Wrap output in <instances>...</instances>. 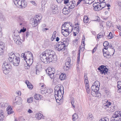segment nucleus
<instances>
[{
	"instance_id": "nucleus-1",
	"label": "nucleus",
	"mask_w": 121,
	"mask_h": 121,
	"mask_svg": "<svg viewBox=\"0 0 121 121\" xmlns=\"http://www.w3.org/2000/svg\"><path fill=\"white\" fill-rule=\"evenodd\" d=\"M9 57L8 60L11 62L14 65L18 66L19 63L20 61L19 54L18 53L14 54L12 52L9 54Z\"/></svg>"
},
{
	"instance_id": "nucleus-2",
	"label": "nucleus",
	"mask_w": 121,
	"mask_h": 121,
	"mask_svg": "<svg viewBox=\"0 0 121 121\" xmlns=\"http://www.w3.org/2000/svg\"><path fill=\"white\" fill-rule=\"evenodd\" d=\"M64 89L63 87L61 85H58L55 87L54 92L55 98L57 97L59 98H62L64 93Z\"/></svg>"
},
{
	"instance_id": "nucleus-3",
	"label": "nucleus",
	"mask_w": 121,
	"mask_h": 121,
	"mask_svg": "<svg viewBox=\"0 0 121 121\" xmlns=\"http://www.w3.org/2000/svg\"><path fill=\"white\" fill-rule=\"evenodd\" d=\"M68 39H63L62 41L58 43L55 45V48H57V50L59 51H62L63 49L64 50L66 48L65 44H66L67 41Z\"/></svg>"
},
{
	"instance_id": "nucleus-4",
	"label": "nucleus",
	"mask_w": 121,
	"mask_h": 121,
	"mask_svg": "<svg viewBox=\"0 0 121 121\" xmlns=\"http://www.w3.org/2000/svg\"><path fill=\"white\" fill-rule=\"evenodd\" d=\"M47 53L46 55L48 56V62L49 63L52 61H55L57 60L56 56L55 53L53 51L51 50H47Z\"/></svg>"
},
{
	"instance_id": "nucleus-5",
	"label": "nucleus",
	"mask_w": 121,
	"mask_h": 121,
	"mask_svg": "<svg viewBox=\"0 0 121 121\" xmlns=\"http://www.w3.org/2000/svg\"><path fill=\"white\" fill-rule=\"evenodd\" d=\"M76 4L75 1H71L69 2V3L67 5L68 9L67 8H64L62 10V13L65 15L68 14H69V11H71L74 7Z\"/></svg>"
},
{
	"instance_id": "nucleus-6",
	"label": "nucleus",
	"mask_w": 121,
	"mask_h": 121,
	"mask_svg": "<svg viewBox=\"0 0 121 121\" xmlns=\"http://www.w3.org/2000/svg\"><path fill=\"white\" fill-rule=\"evenodd\" d=\"M14 4L20 8H24L26 6L27 3L24 0H13Z\"/></svg>"
},
{
	"instance_id": "nucleus-7",
	"label": "nucleus",
	"mask_w": 121,
	"mask_h": 121,
	"mask_svg": "<svg viewBox=\"0 0 121 121\" xmlns=\"http://www.w3.org/2000/svg\"><path fill=\"white\" fill-rule=\"evenodd\" d=\"M2 69L5 74H8L12 69L11 65L6 62H5L3 64Z\"/></svg>"
},
{
	"instance_id": "nucleus-8",
	"label": "nucleus",
	"mask_w": 121,
	"mask_h": 121,
	"mask_svg": "<svg viewBox=\"0 0 121 121\" xmlns=\"http://www.w3.org/2000/svg\"><path fill=\"white\" fill-rule=\"evenodd\" d=\"M28 54H30L29 58L28 59V60H26L25 61L27 63V64L26 65V66L25 65L26 69H28L30 68V66L31 65L33 62V57L32 54L31 52L29 51H28Z\"/></svg>"
},
{
	"instance_id": "nucleus-9",
	"label": "nucleus",
	"mask_w": 121,
	"mask_h": 121,
	"mask_svg": "<svg viewBox=\"0 0 121 121\" xmlns=\"http://www.w3.org/2000/svg\"><path fill=\"white\" fill-rule=\"evenodd\" d=\"M46 53H47V50L43 52L40 55L41 60L45 64L49 63L48 62V56L46 55Z\"/></svg>"
},
{
	"instance_id": "nucleus-10",
	"label": "nucleus",
	"mask_w": 121,
	"mask_h": 121,
	"mask_svg": "<svg viewBox=\"0 0 121 121\" xmlns=\"http://www.w3.org/2000/svg\"><path fill=\"white\" fill-rule=\"evenodd\" d=\"M99 89V88L97 86L94 85L92 86L91 88V94H94L96 95V96L97 97H99V96L100 95V94L98 93V90Z\"/></svg>"
},
{
	"instance_id": "nucleus-11",
	"label": "nucleus",
	"mask_w": 121,
	"mask_h": 121,
	"mask_svg": "<svg viewBox=\"0 0 121 121\" xmlns=\"http://www.w3.org/2000/svg\"><path fill=\"white\" fill-rule=\"evenodd\" d=\"M71 59L69 57H68L66 59L65 63V65L63 67L65 71L68 70L70 65Z\"/></svg>"
},
{
	"instance_id": "nucleus-12",
	"label": "nucleus",
	"mask_w": 121,
	"mask_h": 121,
	"mask_svg": "<svg viewBox=\"0 0 121 121\" xmlns=\"http://www.w3.org/2000/svg\"><path fill=\"white\" fill-rule=\"evenodd\" d=\"M84 78H85L84 80V83L86 91L87 93H89L90 92V89L89 86V81L88 80V78L85 75Z\"/></svg>"
},
{
	"instance_id": "nucleus-13",
	"label": "nucleus",
	"mask_w": 121,
	"mask_h": 121,
	"mask_svg": "<svg viewBox=\"0 0 121 121\" xmlns=\"http://www.w3.org/2000/svg\"><path fill=\"white\" fill-rule=\"evenodd\" d=\"M14 18L17 21L20 26H22L25 23V22L24 19L21 16H14Z\"/></svg>"
},
{
	"instance_id": "nucleus-14",
	"label": "nucleus",
	"mask_w": 121,
	"mask_h": 121,
	"mask_svg": "<svg viewBox=\"0 0 121 121\" xmlns=\"http://www.w3.org/2000/svg\"><path fill=\"white\" fill-rule=\"evenodd\" d=\"M39 17V16L37 15L33 19V22H32V24L33 27H35L38 25L40 21Z\"/></svg>"
},
{
	"instance_id": "nucleus-15",
	"label": "nucleus",
	"mask_w": 121,
	"mask_h": 121,
	"mask_svg": "<svg viewBox=\"0 0 121 121\" xmlns=\"http://www.w3.org/2000/svg\"><path fill=\"white\" fill-rule=\"evenodd\" d=\"M83 36H82V40L81 42V46H80L79 47V50L78 51V57L77 58V63L78 64L79 61L80 60V50L82 49V48H83V44L82 45V44H83V41H82V40H83Z\"/></svg>"
},
{
	"instance_id": "nucleus-16",
	"label": "nucleus",
	"mask_w": 121,
	"mask_h": 121,
	"mask_svg": "<svg viewBox=\"0 0 121 121\" xmlns=\"http://www.w3.org/2000/svg\"><path fill=\"white\" fill-rule=\"evenodd\" d=\"M35 73L36 74H37V73H38L39 72L41 71L42 69V66L41 64H38L35 67Z\"/></svg>"
},
{
	"instance_id": "nucleus-17",
	"label": "nucleus",
	"mask_w": 121,
	"mask_h": 121,
	"mask_svg": "<svg viewBox=\"0 0 121 121\" xmlns=\"http://www.w3.org/2000/svg\"><path fill=\"white\" fill-rule=\"evenodd\" d=\"M120 116H121V112L119 111H116L113 115V117L116 119Z\"/></svg>"
},
{
	"instance_id": "nucleus-18",
	"label": "nucleus",
	"mask_w": 121,
	"mask_h": 121,
	"mask_svg": "<svg viewBox=\"0 0 121 121\" xmlns=\"http://www.w3.org/2000/svg\"><path fill=\"white\" fill-rule=\"evenodd\" d=\"M106 104H105L104 106H103L104 108L107 111L108 110V109L111 106V103L108 102L107 101L106 102Z\"/></svg>"
},
{
	"instance_id": "nucleus-19",
	"label": "nucleus",
	"mask_w": 121,
	"mask_h": 121,
	"mask_svg": "<svg viewBox=\"0 0 121 121\" xmlns=\"http://www.w3.org/2000/svg\"><path fill=\"white\" fill-rule=\"evenodd\" d=\"M4 44L0 42V55L3 54V49H4Z\"/></svg>"
},
{
	"instance_id": "nucleus-20",
	"label": "nucleus",
	"mask_w": 121,
	"mask_h": 121,
	"mask_svg": "<svg viewBox=\"0 0 121 121\" xmlns=\"http://www.w3.org/2000/svg\"><path fill=\"white\" fill-rule=\"evenodd\" d=\"M64 26V27H69L68 26H69L70 27L72 30H73L72 26H71L72 23L70 22H66L64 23V24L63 25Z\"/></svg>"
},
{
	"instance_id": "nucleus-21",
	"label": "nucleus",
	"mask_w": 121,
	"mask_h": 121,
	"mask_svg": "<svg viewBox=\"0 0 121 121\" xmlns=\"http://www.w3.org/2000/svg\"><path fill=\"white\" fill-rule=\"evenodd\" d=\"M36 118L38 120L43 119L44 118V117L43 114L40 113H38L37 114Z\"/></svg>"
},
{
	"instance_id": "nucleus-22",
	"label": "nucleus",
	"mask_w": 121,
	"mask_h": 121,
	"mask_svg": "<svg viewBox=\"0 0 121 121\" xmlns=\"http://www.w3.org/2000/svg\"><path fill=\"white\" fill-rule=\"evenodd\" d=\"M63 26H64V25H62L61 27L62 30L63 31H64V32H68L69 33H71L72 30L69 29V27H67L66 29L65 28V29H63Z\"/></svg>"
},
{
	"instance_id": "nucleus-23",
	"label": "nucleus",
	"mask_w": 121,
	"mask_h": 121,
	"mask_svg": "<svg viewBox=\"0 0 121 121\" xmlns=\"http://www.w3.org/2000/svg\"><path fill=\"white\" fill-rule=\"evenodd\" d=\"M105 35V33L104 31H102L99 33L97 36V38L99 39L102 37H104Z\"/></svg>"
},
{
	"instance_id": "nucleus-24",
	"label": "nucleus",
	"mask_w": 121,
	"mask_h": 121,
	"mask_svg": "<svg viewBox=\"0 0 121 121\" xmlns=\"http://www.w3.org/2000/svg\"><path fill=\"white\" fill-rule=\"evenodd\" d=\"M22 99H20V100L19 99H15L14 100H13V103H16V104H20L22 103Z\"/></svg>"
},
{
	"instance_id": "nucleus-25",
	"label": "nucleus",
	"mask_w": 121,
	"mask_h": 121,
	"mask_svg": "<svg viewBox=\"0 0 121 121\" xmlns=\"http://www.w3.org/2000/svg\"><path fill=\"white\" fill-rule=\"evenodd\" d=\"M8 106V104L7 103L1 102L0 104V106L3 108H4Z\"/></svg>"
},
{
	"instance_id": "nucleus-26",
	"label": "nucleus",
	"mask_w": 121,
	"mask_h": 121,
	"mask_svg": "<svg viewBox=\"0 0 121 121\" xmlns=\"http://www.w3.org/2000/svg\"><path fill=\"white\" fill-rule=\"evenodd\" d=\"M26 53H22L21 55V56L22 57H23L24 59V60L25 61L27 59V58L26 57H28L29 56V55L30 56V54H28V52L27 53V54L26 55Z\"/></svg>"
},
{
	"instance_id": "nucleus-27",
	"label": "nucleus",
	"mask_w": 121,
	"mask_h": 121,
	"mask_svg": "<svg viewBox=\"0 0 121 121\" xmlns=\"http://www.w3.org/2000/svg\"><path fill=\"white\" fill-rule=\"evenodd\" d=\"M108 69L106 67H105L104 69L100 70V73L102 74H104V75L107 74L108 72Z\"/></svg>"
},
{
	"instance_id": "nucleus-28",
	"label": "nucleus",
	"mask_w": 121,
	"mask_h": 121,
	"mask_svg": "<svg viewBox=\"0 0 121 121\" xmlns=\"http://www.w3.org/2000/svg\"><path fill=\"white\" fill-rule=\"evenodd\" d=\"M95 0H84V3L90 4L94 2Z\"/></svg>"
},
{
	"instance_id": "nucleus-29",
	"label": "nucleus",
	"mask_w": 121,
	"mask_h": 121,
	"mask_svg": "<svg viewBox=\"0 0 121 121\" xmlns=\"http://www.w3.org/2000/svg\"><path fill=\"white\" fill-rule=\"evenodd\" d=\"M42 88L40 89L41 93L43 95L46 94L47 92V90L46 88Z\"/></svg>"
},
{
	"instance_id": "nucleus-30",
	"label": "nucleus",
	"mask_w": 121,
	"mask_h": 121,
	"mask_svg": "<svg viewBox=\"0 0 121 121\" xmlns=\"http://www.w3.org/2000/svg\"><path fill=\"white\" fill-rule=\"evenodd\" d=\"M3 114V111L1 110L0 111V121H3V120L4 118V117Z\"/></svg>"
},
{
	"instance_id": "nucleus-31",
	"label": "nucleus",
	"mask_w": 121,
	"mask_h": 121,
	"mask_svg": "<svg viewBox=\"0 0 121 121\" xmlns=\"http://www.w3.org/2000/svg\"><path fill=\"white\" fill-rule=\"evenodd\" d=\"M65 73H62L59 76V78L61 80H64L65 79Z\"/></svg>"
},
{
	"instance_id": "nucleus-32",
	"label": "nucleus",
	"mask_w": 121,
	"mask_h": 121,
	"mask_svg": "<svg viewBox=\"0 0 121 121\" xmlns=\"http://www.w3.org/2000/svg\"><path fill=\"white\" fill-rule=\"evenodd\" d=\"M109 44L108 42L106 41L104 42L103 43V45L104 47V49L107 50L108 49V48L107 47H108V46Z\"/></svg>"
},
{
	"instance_id": "nucleus-33",
	"label": "nucleus",
	"mask_w": 121,
	"mask_h": 121,
	"mask_svg": "<svg viewBox=\"0 0 121 121\" xmlns=\"http://www.w3.org/2000/svg\"><path fill=\"white\" fill-rule=\"evenodd\" d=\"M72 120L73 121H75V120L78 118V116L76 113H74L72 116Z\"/></svg>"
},
{
	"instance_id": "nucleus-34",
	"label": "nucleus",
	"mask_w": 121,
	"mask_h": 121,
	"mask_svg": "<svg viewBox=\"0 0 121 121\" xmlns=\"http://www.w3.org/2000/svg\"><path fill=\"white\" fill-rule=\"evenodd\" d=\"M102 9V8H101V6L99 5H97V7H95V8H94V9L95 10L97 11L100 10Z\"/></svg>"
},
{
	"instance_id": "nucleus-35",
	"label": "nucleus",
	"mask_w": 121,
	"mask_h": 121,
	"mask_svg": "<svg viewBox=\"0 0 121 121\" xmlns=\"http://www.w3.org/2000/svg\"><path fill=\"white\" fill-rule=\"evenodd\" d=\"M89 21L88 18L87 16H86L84 17V22L85 23H87Z\"/></svg>"
},
{
	"instance_id": "nucleus-36",
	"label": "nucleus",
	"mask_w": 121,
	"mask_h": 121,
	"mask_svg": "<svg viewBox=\"0 0 121 121\" xmlns=\"http://www.w3.org/2000/svg\"><path fill=\"white\" fill-rule=\"evenodd\" d=\"M56 7L57 8V6L54 4H52L50 5V9L52 10L55 9Z\"/></svg>"
},
{
	"instance_id": "nucleus-37",
	"label": "nucleus",
	"mask_w": 121,
	"mask_h": 121,
	"mask_svg": "<svg viewBox=\"0 0 121 121\" xmlns=\"http://www.w3.org/2000/svg\"><path fill=\"white\" fill-rule=\"evenodd\" d=\"M43 97V96L42 95L38 94H35L34 95V98H41Z\"/></svg>"
},
{
	"instance_id": "nucleus-38",
	"label": "nucleus",
	"mask_w": 121,
	"mask_h": 121,
	"mask_svg": "<svg viewBox=\"0 0 121 121\" xmlns=\"http://www.w3.org/2000/svg\"><path fill=\"white\" fill-rule=\"evenodd\" d=\"M87 118L90 120H92L93 118V117L92 114L90 113H89Z\"/></svg>"
},
{
	"instance_id": "nucleus-39",
	"label": "nucleus",
	"mask_w": 121,
	"mask_h": 121,
	"mask_svg": "<svg viewBox=\"0 0 121 121\" xmlns=\"http://www.w3.org/2000/svg\"><path fill=\"white\" fill-rule=\"evenodd\" d=\"M99 4L100 6H101V7L102 9L104 8V7H106V4L105 2L100 3H99Z\"/></svg>"
},
{
	"instance_id": "nucleus-40",
	"label": "nucleus",
	"mask_w": 121,
	"mask_h": 121,
	"mask_svg": "<svg viewBox=\"0 0 121 121\" xmlns=\"http://www.w3.org/2000/svg\"><path fill=\"white\" fill-rule=\"evenodd\" d=\"M35 69L34 67L32 68L31 69L30 73L31 74H34L35 73Z\"/></svg>"
},
{
	"instance_id": "nucleus-41",
	"label": "nucleus",
	"mask_w": 121,
	"mask_h": 121,
	"mask_svg": "<svg viewBox=\"0 0 121 121\" xmlns=\"http://www.w3.org/2000/svg\"><path fill=\"white\" fill-rule=\"evenodd\" d=\"M108 46L109 47V49H111V51L113 52H114L115 49H114V47L111 44H110L109 45V44L108 46Z\"/></svg>"
},
{
	"instance_id": "nucleus-42",
	"label": "nucleus",
	"mask_w": 121,
	"mask_h": 121,
	"mask_svg": "<svg viewBox=\"0 0 121 121\" xmlns=\"http://www.w3.org/2000/svg\"><path fill=\"white\" fill-rule=\"evenodd\" d=\"M22 40L20 39V38L18 40H16V41L15 43L17 44H21L22 43Z\"/></svg>"
},
{
	"instance_id": "nucleus-43",
	"label": "nucleus",
	"mask_w": 121,
	"mask_h": 121,
	"mask_svg": "<svg viewBox=\"0 0 121 121\" xmlns=\"http://www.w3.org/2000/svg\"><path fill=\"white\" fill-rule=\"evenodd\" d=\"M109 119L106 117H104L102 118L99 121H109Z\"/></svg>"
},
{
	"instance_id": "nucleus-44",
	"label": "nucleus",
	"mask_w": 121,
	"mask_h": 121,
	"mask_svg": "<svg viewBox=\"0 0 121 121\" xmlns=\"http://www.w3.org/2000/svg\"><path fill=\"white\" fill-rule=\"evenodd\" d=\"M62 34L65 36H68L70 33H69L68 32H64L61 30Z\"/></svg>"
},
{
	"instance_id": "nucleus-45",
	"label": "nucleus",
	"mask_w": 121,
	"mask_h": 121,
	"mask_svg": "<svg viewBox=\"0 0 121 121\" xmlns=\"http://www.w3.org/2000/svg\"><path fill=\"white\" fill-rule=\"evenodd\" d=\"M58 8H56L52 10V11L54 14H56L58 12Z\"/></svg>"
},
{
	"instance_id": "nucleus-46",
	"label": "nucleus",
	"mask_w": 121,
	"mask_h": 121,
	"mask_svg": "<svg viewBox=\"0 0 121 121\" xmlns=\"http://www.w3.org/2000/svg\"><path fill=\"white\" fill-rule=\"evenodd\" d=\"M75 25L76 26L75 27V28L76 29V30H76L78 31H79V24L78 23H75Z\"/></svg>"
},
{
	"instance_id": "nucleus-47",
	"label": "nucleus",
	"mask_w": 121,
	"mask_h": 121,
	"mask_svg": "<svg viewBox=\"0 0 121 121\" xmlns=\"http://www.w3.org/2000/svg\"><path fill=\"white\" fill-rule=\"evenodd\" d=\"M55 70L54 68H53L52 69V71H50L49 72H48L47 73L48 75H50V74H54L55 73Z\"/></svg>"
},
{
	"instance_id": "nucleus-48",
	"label": "nucleus",
	"mask_w": 121,
	"mask_h": 121,
	"mask_svg": "<svg viewBox=\"0 0 121 121\" xmlns=\"http://www.w3.org/2000/svg\"><path fill=\"white\" fill-rule=\"evenodd\" d=\"M115 110V108L113 106L110 107L108 109V110L110 112H113Z\"/></svg>"
},
{
	"instance_id": "nucleus-49",
	"label": "nucleus",
	"mask_w": 121,
	"mask_h": 121,
	"mask_svg": "<svg viewBox=\"0 0 121 121\" xmlns=\"http://www.w3.org/2000/svg\"><path fill=\"white\" fill-rule=\"evenodd\" d=\"M20 37L19 35L15 36V35H14V36L13 37L14 39L15 42L16 41V40H18V39L20 38Z\"/></svg>"
},
{
	"instance_id": "nucleus-50",
	"label": "nucleus",
	"mask_w": 121,
	"mask_h": 121,
	"mask_svg": "<svg viewBox=\"0 0 121 121\" xmlns=\"http://www.w3.org/2000/svg\"><path fill=\"white\" fill-rule=\"evenodd\" d=\"M55 100L58 103H62L63 101V99H55Z\"/></svg>"
},
{
	"instance_id": "nucleus-51",
	"label": "nucleus",
	"mask_w": 121,
	"mask_h": 121,
	"mask_svg": "<svg viewBox=\"0 0 121 121\" xmlns=\"http://www.w3.org/2000/svg\"><path fill=\"white\" fill-rule=\"evenodd\" d=\"M12 110H13V109L10 106H9L6 109V111L7 112L8 114H9L10 113L9 112L10 111H11Z\"/></svg>"
},
{
	"instance_id": "nucleus-52",
	"label": "nucleus",
	"mask_w": 121,
	"mask_h": 121,
	"mask_svg": "<svg viewBox=\"0 0 121 121\" xmlns=\"http://www.w3.org/2000/svg\"><path fill=\"white\" fill-rule=\"evenodd\" d=\"M27 86L28 88L30 89H32L33 87V86L31 83H29V84H28Z\"/></svg>"
},
{
	"instance_id": "nucleus-53",
	"label": "nucleus",
	"mask_w": 121,
	"mask_h": 121,
	"mask_svg": "<svg viewBox=\"0 0 121 121\" xmlns=\"http://www.w3.org/2000/svg\"><path fill=\"white\" fill-rule=\"evenodd\" d=\"M94 85L95 86H97V87H98L99 88V87L100 83L98 81H96L95 82Z\"/></svg>"
},
{
	"instance_id": "nucleus-54",
	"label": "nucleus",
	"mask_w": 121,
	"mask_h": 121,
	"mask_svg": "<svg viewBox=\"0 0 121 121\" xmlns=\"http://www.w3.org/2000/svg\"><path fill=\"white\" fill-rule=\"evenodd\" d=\"M105 67L103 65H101L98 68V69L100 71V70L104 69Z\"/></svg>"
},
{
	"instance_id": "nucleus-55",
	"label": "nucleus",
	"mask_w": 121,
	"mask_h": 121,
	"mask_svg": "<svg viewBox=\"0 0 121 121\" xmlns=\"http://www.w3.org/2000/svg\"><path fill=\"white\" fill-rule=\"evenodd\" d=\"M108 52H109L108 53L110 54H111V55H113V54H114V52H112L111 51V49H108Z\"/></svg>"
},
{
	"instance_id": "nucleus-56",
	"label": "nucleus",
	"mask_w": 121,
	"mask_h": 121,
	"mask_svg": "<svg viewBox=\"0 0 121 121\" xmlns=\"http://www.w3.org/2000/svg\"><path fill=\"white\" fill-rule=\"evenodd\" d=\"M103 55L105 57H106L107 56V55L108 54V53L107 52H105L104 50V49H103Z\"/></svg>"
},
{
	"instance_id": "nucleus-57",
	"label": "nucleus",
	"mask_w": 121,
	"mask_h": 121,
	"mask_svg": "<svg viewBox=\"0 0 121 121\" xmlns=\"http://www.w3.org/2000/svg\"><path fill=\"white\" fill-rule=\"evenodd\" d=\"M113 35H112V33L110 32L108 35V37L109 39H111L113 37Z\"/></svg>"
},
{
	"instance_id": "nucleus-58",
	"label": "nucleus",
	"mask_w": 121,
	"mask_h": 121,
	"mask_svg": "<svg viewBox=\"0 0 121 121\" xmlns=\"http://www.w3.org/2000/svg\"><path fill=\"white\" fill-rule=\"evenodd\" d=\"M117 87L118 88H121V82L119 81L118 82Z\"/></svg>"
},
{
	"instance_id": "nucleus-59",
	"label": "nucleus",
	"mask_w": 121,
	"mask_h": 121,
	"mask_svg": "<svg viewBox=\"0 0 121 121\" xmlns=\"http://www.w3.org/2000/svg\"><path fill=\"white\" fill-rule=\"evenodd\" d=\"M52 69L50 67L48 68V69L46 70V72H49L50 71H52Z\"/></svg>"
},
{
	"instance_id": "nucleus-60",
	"label": "nucleus",
	"mask_w": 121,
	"mask_h": 121,
	"mask_svg": "<svg viewBox=\"0 0 121 121\" xmlns=\"http://www.w3.org/2000/svg\"><path fill=\"white\" fill-rule=\"evenodd\" d=\"M99 3L97 2L95 3H94L93 4V6L94 8H95V7H97V5H99Z\"/></svg>"
},
{
	"instance_id": "nucleus-61",
	"label": "nucleus",
	"mask_w": 121,
	"mask_h": 121,
	"mask_svg": "<svg viewBox=\"0 0 121 121\" xmlns=\"http://www.w3.org/2000/svg\"><path fill=\"white\" fill-rule=\"evenodd\" d=\"M30 33H31L30 32H27L26 34V37L27 38L29 35H30Z\"/></svg>"
},
{
	"instance_id": "nucleus-62",
	"label": "nucleus",
	"mask_w": 121,
	"mask_h": 121,
	"mask_svg": "<svg viewBox=\"0 0 121 121\" xmlns=\"http://www.w3.org/2000/svg\"><path fill=\"white\" fill-rule=\"evenodd\" d=\"M107 26H111V22L108 21L107 22Z\"/></svg>"
},
{
	"instance_id": "nucleus-63",
	"label": "nucleus",
	"mask_w": 121,
	"mask_h": 121,
	"mask_svg": "<svg viewBox=\"0 0 121 121\" xmlns=\"http://www.w3.org/2000/svg\"><path fill=\"white\" fill-rule=\"evenodd\" d=\"M69 0H64V4H66L68 3H69V2H69Z\"/></svg>"
},
{
	"instance_id": "nucleus-64",
	"label": "nucleus",
	"mask_w": 121,
	"mask_h": 121,
	"mask_svg": "<svg viewBox=\"0 0 121 121\" xmlns=\"http://www.w3.org/2000/svg\"><path fill=\"white\" fill-rule=\"evenodd\" d=\"M27 102L29 103H32L33 102L32 99H28Z\"/></svg>"
}]
</instances>
